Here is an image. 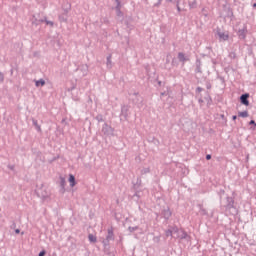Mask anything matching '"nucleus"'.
Listing matches in <instances>:
<instances>
[{"label":"nucleus","mask_w":256,"mask_h":256,"mask_svg":"<svg viewBox=\"0 0 256 256\" xmlns=\"http://www.w3.org/2000/svg\"><path fill=\"white\" fill-rule=\"evenodd\" d=\"M35 193L38 198H40L42 201H47L50 198V191H48L47 187L44 184H37Z\"/></svg>","instance_id":"obj_1"},{"label":"nucleus","mask_w":256,"mask_h":256,"mask_svg":"<svg viewBox=\"0 0 256 256\" xmlns=\"http://www.w3.org/2000/svg\"><path fill=\"white\" fill-rule=\"evenodd\" d=\"M115 240V235H114V230L113 228H108L107 230V236L106 238L102 241V244L104 247H108L110 245L111 241Z\"/></svg>","instance_id":"obj_2"},{"label":"nucleus","mask_w":256,"mask_h":256,"mask_svg":"<svg viewBox=\"0 0 256 256\" xmlns=\"http://www.w3.org/2000/svg\"><path fill=\"white\" fill-rule=\"evenodd\" d=\"M132 101L137 107H142L143 105V98L139 95V93L132 94Z\"/></svg>","instance_id":"obj_3"},{"label":"nucleus","mask_w":256,"mask_h":256,"mask_svg":"<svg viewBox=\"0 0 256 256\" xmlns=\"http://www.w3.org/2000/svg\"><path fill=\"white\" fill-rule=\"evenodd\" d=\"M114 128L111 127L110 125H108L107 123L103 124L102 126V133H104L105 135H114Z\"/></svg>","instance_id":"obj_4"},{"label":"nucleus","mask_w":256,"mask_h":256,"mask_svg":"<svg viewBox=\"0 0 256 256\" xmlns=\"http://www.w3.org/2000/svg\"><path fill=\"white\" fill-rule=\"evenodd\" d=\"M240 103L249 107V93H245L240 96Z\"/></svg>","instance_id":"obj_5"},{"label":"nucleus","mask_w":256,"mask_h":256,"mask_svg":"<svg viewBox=\"0 0 256 256\" xmlns=\"http://www.w3.org/2000/svg\"><path fill=\"white\" fill-rule=\"evenodd\" d=\"M177 238L180 240H187L190 241L191 237L188 236V233L184 230H180L179 234L177 235Z\"/></svg>","instance_id":"obj_6"},{"label":"nucleus","mask_w":256,"mask_h":256,"mask_svg":"<svg viewBox=\"0 0 256 256\" xmlns=\"http://www.w3.org/2000/svg\"><path fill=\"white\" fill-rule=\"evenodd\" d=\"M128 111H129V106L123 105L121 107L120 117H123L124 119H128Z\"/></svg>","instance_id":"obj_7"},{"label":"nucleus","mask_w":256,"mask_h":256,"mask_svg":"<svg viewBox=\"0 0 256 256\" xmlns=\"http://www.w3.org/2000/svg\"><path fill=\"white\" fill-rule=\"evenodd\" d=\"M60 193L61 194H65L66 192V179L64 177H60Z\"/></svg>","instance_id":"obj_8"},{"label":"nucleus","mask_w":256,"mask_h":256,"mask_svg":"<svg viewBox=\"0 0 256 256\" xmlns=\"http://www.w3.org/2000/svg\"><path fill=\"white\" fill-rule=\"evenodd\" d=\"M178 59H179L180 63H183V65H185L186 61H190V58L186 57V55L182 52L178 53Z\"/></svg>","instance_id":"obj_9"},{"label":"nucleus","mask_w":256,"mask_h":256,"mask_svg":"<svg viewBox=\"0 0 256 256\" xmlns=\"http://www.w3.org/2000/svg\"><path fill=\"white\" fill-rule=\"evenodd\" d=\"M162 216L165 220H169L172 216V212H171L170 208L164 209L162 212Z\"/></svg>","instance_id":"obj_10"},{"label":"nucleus","mask_w":256,"mask_h":256,"mask_svg":"<svg viewBox=\"0 0 256 256\" xmlns=\"http://www.w3.org/2000/svg\"><path fill=\"white\" fill-rule=\"evenodd\" d=\"M195 73H203V71H202V61L200 59L196 60Z\"/></svg>","instance_id":"obj_11"},{"label":"nucleus","mask_w":256,"mask_h":256,"mask_svg":"<svg viewBox=\"0 0 256 256\" xmlns=\"http://www.w3.org/2000/svg\"><path fill=\"white\" fill-rule=\"evenodd\" d=\"M106 67H107V69H111L113 67L112 54H109L107 56Z\"/></svg>","instance_id":"obj_12"},{"label":"nucleus","mask_w":256,"mask_h":256,"mask_svg":"<svg viewBox=\"0 0 256 256\" xmlns=\"http://www.w3.org/2000/svg\"><path fill=\"white\" fill-rule=\"evenodd\" d=\"M35 87H44L46 85V81L44 79L34 80Z\"/></svg>","instance_id":"obj_13"},{"label":"nucleus","mask_w":256,"mask_h":256,"mask_svg":"<svg viewBox=\"0 0 256 256\" xmlns=\"http://www.w3.org/2000/svg\"><path fill=\"white\" fill-rule=\"evenodd\" d=\"M69 183L71 188L76 186V178L73 174L69 175Z\"/></svg>","instance_id":"obj_14"},{"label":"nucleus","mask_w":256,"mask_h":256,"mask_svg":"<svg viewBox=\"0 0 256 256\" xmlns=\"http://www.w3.org/2000/svg\"><path fill=\"white\" fill-rule=\"evenodd\" d=\"M246 35H247V29L244 28L238 31V36L240 39H245Z\"/></svg>","instance_id":"obj_15"},{"label":"nucleus","mask_w":256,"mask_h":256,"mask_svg":"<svg viewBox=\"0 0 256 256\" xmlns=\"http://www.w3.org/2000/svg\"><path fill=\"white\" fill-rule=\"evenodd\" d=\"M32 124L35 126L36 131H38V133H41L42 128H41V126L38 124V120L32 119Z\"/></svg>","instance_id":"obj_16"},{"label":"nucleus","mask_w":256,"mask_h":256,"mask_svg":"<svg viewBox=\"0 0 256 256\" xmlns=\"http://www.w3.org/2000/svg\"><path fill=\"white\" fill-rule=\"evenodd\" d=\"M188 5L190 9H196L198 7V1L197 0L188 1Z\"/></svg>","instance_id":"obj_17"},{"label":"nucleus","mask_w":256,"mask_h":256,"mask_svg":"<svg viewBox=\"0 0 256 256\" xmlns=\"http://www.w3.org/2000/svg\"><path fill=\"white\" fill-rule=\"evenodd\" d=\"M59 21L60 22H67V20H68V15H67V12H65V13H63V14H61V15H59Z\"/></svg>","instance_id":"obj_18"},{"label":"nucleus","mask_w":256,"mask_h":256,"mask_svg":"<svg viewBox=\"0 0 256 256\" xmlns=\"http://www.w3.org/2000/svg\"><path fill=\"white\" fill-rule=\"evenodd\" d=\"M218 36L220 39H222L224 41L229 39V34H225L224 32H218Z\"/></svg>","instance_id":"obj_19"},{"label":"nucleus","mask_w":256,"mask_h":256,"mask_svg":"<svg viewBox=\"0 0 256 256\" xmlns=\"http://www.w3.org/2000/svg\"><path fill=\"white\" fill-rule=\"evenodd\" d=\"M88 240L90 243H97V237L94 236L93 234L88 235Z\"/></svg>","instance_id":"obj_20"},{"label":"nucleus","mask_w":256,"mask_h":256,"mask_svg":"<svg viewBox=\"0 0 256 256\" xmlns=\"http://www.w3.org/2000/svg\"><path fill=\"white\" fill-rule=\"evenodd\" d=\"M199 207H200V214L202 216H206L208 214L207 210L202 205H199Z\"/></svg>","instance_id":"obj_21"},{"label":"nucleus","mask_w":256,"mask_h":256,"mask_svg":"<svg viewBox=\"0 0 256 256\" xmlns=\"http://www.w3.org/2000/svg\"><path fill=\"white\" fill-rule=\"evenodd\" d=\"M238 117H243V118L249 117V112H247V111L239 112Z\"/></svg>","instance_id":"obj_22"},{"label":"nucleus","mask_w":256,"mask_h":256,"mask_svg":"<svg viewBox=\"0 0 256 256\" xmlns=\"http://www.w3.org/2000/svg\"><path fill=\"white\" fill-rule=\"evenodd\" d=\"M170 229L173 235L179 234L181 231L178 227H171Z\"/></svg>","instance_id":"obj_23"},{"label":"nucleus","mask_w":256,"mask_h":256,"mask_svg":"<svg viewBox=\"0 0 256 256\" xmlns=\"http://www.w3.org/2000/svg\"><path fill=\"white\" fill-rule=\"evenodd\" d=\"M138 230H139V227H138V226H134V227L130 226V227H128V231H129L130 233H134V232H136V231H138Z\"/></svg>","instance_id":"obj_24"},{"label":"nucleus","mask_w":256,"mask_h":256,"mask_svg":"<svg viewBox=\"0 0 256 256\" xmlns=\"http://www.w3.org/2000/svg\"><path fill=\"white\" fill-rule=\"evenodd\" d=\"M115 2H116L115 10H121V8H122L121 1L120 0H115Z\"/></svg>","instance_id":"obj_25"},{"label":"nucleus","mask_w":256,"mask_h":256,"mask_svg":"<svg viewBox=\"0 0 256 256\" xmlns=\"http://www.w3.org/2000/svg\"><path fill=\"white\" fill-rule=\"evenodd\" d=\"M205 101H207V105H212V103H213V99L210 95L205 97Z\"/></svg>","instance_id":"obj_26"},{"label":"nucleus","mask_w":256,"mask_h":256,"mask_svg":"<svg viewBox=\"0 0 256 256\" xmlns=\"http://www.w3.org/2000/svg\"><path fill=\"white\" fill-rule=\"evenodd\" d=\"M95 119H96V121H98V123H102L104 121L103 115H101V114H98L95 117Z\"/></svg>","instance_id":"obj_27"},{"label":"nucleus","mask_w":256,"mask_h":256,"mask_svg":"<svg viewBox=\"0 0 256 256\" xmlns=\"http://www.w3.org/2000/svg\"><path fill=\"white\" fill-rule=\"evenodd\" d=\"M150 173V168H143L142 170H141V175H147V174H149Z\"/></svg>","instance_id":"obj_28"},{"label":"nucleus","mask_w":256,"mask_h":256,"mask_svg":"<svg viewBox=\"0 0 256 256\" xmlns=\"http://www.w3.org/2000/svg\"><path fill=\"white\" fill-rule=\"evenodd\" d=\"M82 70H83V77H85L88 73V66L87 65L82 66Z\"/></svg>","instance_id":"obj_29"},{"label":"nucleus","mask_w":256,"mask_h":256,"mask_svg":"<svg viewBox=\"0 0 256 256\" xmlns=\"http://www.w3.org/2000/svg\"><path fill=\"white\" fill-rule=\"evenodd\" d=\"M228 201H229V203H228V205H227V208H228V209L233 208V199H232V198H228Z\"/></svg>","instance_id":"obj_30"},{"label":"nucleus","mask_w":256,"mask_h":256,"mask_svg":"<svg viewBox=\"0 0 256 256\" xmlns=\"http://www.w3.org/2000/svg\"><path fill=\"white\" fill-rule=\"evenodd\" d=\"M173 236H174V235H173V232H172L171 228L168 229V230L166 231V237H173Z\"/></svg>","instance_id":"obj_31"},{"label":"nucleus","mask_w":256,"mask_h":256,"mask_svg":"<svg viewBox=\"0 0 256 256\" xmlns=\"http://www.w3.org/2000/svg\"><path fill=\"white\" fill-rule=\"evenodd\" d=\"M116 10V15L119 16V17H123L124 14L123 12L121 11V9H115Z\"/></svg>","instance_id":"obj_32"},{"label":"nucleus","mask_w":256,"mask_h":256,"mask_svg":"<svg viewBox=\"0 0 256 256\" xmlns=\"http://www.w3.org/2000/svg\"><path fill=\"white\" fill-rule=\"evenodd\" d=\"M5 76L2 72H0V83H4Z\"/></svg>","instance_id":"obj_33"},{"label":"nucleus","mask_w":256,"mask_h":256,"mask_svg":"<svg viewBox=\"0 0 256 256\" xmlns=\"http://www.w3.org/2000/svg\"><path fill=\"white\" fill-rule=\"evenodd\" d=\"M176 7H177L178 12H181L182 9L180 7V1H177Z\"/></svg>","instance_id":"obj_34"},{"label":"nucleus","mask_w":256,"mask_h":256,"mask_svg":"<svg viewBox=\"0 0 256 256\" xmlns=\"http://www.w3.org/2000/svg\"><path fill=\"white\" fill-rule=\"evenodd\" d=\"M46 255V251L45 250H42L39 252L38 256H45Z\"/></svg>","instance_id":"obj_35"},{"label":"nucleus","mask_w":256,"mask_h":256,"mask_svg":"<svg viewBox=\"0 0 256 256\" xmlns=\"http://www.w3.org/2000/svg\"><path fill=\"white\" fill-rule=\"evenodd\" d=\"M211 159H212V155H211V154H207V155H206V160H207V161H210Z\"/></svg>","instance_id":"obj_36"},{"label":"nucleus","mask_w":256,"mask_h":256,"mask_svg":"<svg viewBox=\"0 0 256 256\" xmlns=\"http://www.w3.org/2000/svg\"><path fill=\"white\" fill-rule=\"evenodd\" d=\"M196 91H197L198 93H202L203 88H202V87H197V88H196Z\"/></svg>","instance_id":"obj_37"},{"label":"nucleus","mask_w":256,"mask_h":256,"mask_svg":"<svg viewBox=\"0 0 256 256\" xmlns=\"http://www.w3.org/2000/svg\"><path fill=\"white\" fill-rule=\"evenodd\" d=\"M161 4H162V0H158V2L154 6L159 7Z\"/></svg>","instance_id":"obj_38"},{"label":"nucleus","mask_w":256,"mask_h":256,"mask_svg":"<svg viewBox=\"0 0 256 256\" xmlns=\"http://www.w3.org/2000/svg\"><path fill=\"white\" fill-rule=\"evenodd\" d=\"M206 88H207V89H212V84H211V83H207V84H206Z\"/></svg>","instance_id":"obj_39"},{"label":"nucleus","mask_w":256,"mask_h":256,"mask_svg":"<svg viewBox=\"0 0 256 256\" xmlns=\"http://www.w3.org/2000/svg\"><path fill=\"white\" fill-rule=\"evenodd\" d=\"M249 125H254V127H256L255 120H251V121L249 122Z\"/></svg>","instance_id":"obj_40"},{"label":"nucleus","mask_w":256,"mask_h":256,"mask_svg":"<svg viewBox=\"0 0 256 256\" xmlns=\"http://www.w3.org/2000/svg\"><path fill=\"white\" fill-rule=\"evenodd\" d=\"M16 228V223L13 222L12 225H11V229H15Z\"/></svg>","instance_id":"obj_41"},{"label":"nucleus","mask_w":256,"mask_h":256,"mask_svg":"<svg viewBox=\"0 0 256 256\" xmlns=\"http://www.w3.org/2000/svg\"><path fill=\"white\" fill-rule=\"evenodd\" d=\"M46 24H50L51 26H53V25H54V22H52V21H46Z\"/></svg>","instance_id":"obj_42"},{"label":"nucleus","mask_w":256,"mask_h":256,"mask_svg":"<svg viewBox=\"0 0 256 256\" xmlns=\"http://www.w3.org/2000/svg\"><path fill=\"white\" fill-rule=\"evenodd\" d=\"M160 95H161V97H164V95H168V93L167 92H162Z\"/></svg>","instance_id":"obj_43"},{"label":"nucleus","mask_w":256,"mask_h":256,"mask_svg":"<svg viewBox=\"0 0 256 256\" xmlns=\"http://www.w3.org/2000/svg\"><path fill=\"white\" fill-rule=\"evenodd\" d=\"M142 180L140 178L137 179V184H141Z\"/></svg>","instance_id":"obj_44"},{"label":"nucleus","mask_w":256,"mask_h":256,"mask_svg":"<svg viewBox=\"0 0 256 256\" xmlns=\"http://www.w3.org/2000/svg\"><path fill=\"white\" fill-rule=\"evenodd\" d=\"M15 234H20V229H15Z\"/></svg>","instance_id":"obj_45"},{"label":"nucleus","mask_w":256,"mask_h":256,"mask_svg":"<svg viewBox=\"0 0 256 256\" xmlns=\"http://www.w3.org/2000/svg\"><path fill=\"white\" fill-rule=\"evenodd\" d=\"M230 57H232L233 59H235V53H231Z\"/></svg>","instance_id":"obj_46"},{"label":"nucleus","mask_w":256,"mask_h":256,"mask_svg":"<svg viewBox=\"0 0 256 256\" xmlns=\"http://www.w3.org/2000/svg\"><path fill=\"white\" fill-rule=\"evenodd\" d=\"M232 119H233V121H236L237 120V116L236 115L232 116Z\"/></svg>","instance_id":"obj_47"},{"label":"nucleus","mask_w":256,"mask_h":256,"mask_svg":"<svg viewBox=\"0 0 256 256\" xmlns=\"http://www.w3.org/2000/svg\"><path fill=\"white\" fill-rule=\"evenodd\" d=\"M10 170H14V166H8Z\"/></svg>","instance_id":"obj_48"},{"label":"nucleus","mask_w":256,"mask_h":256,"mask_svg":"<svg viewBox=\"0 0 256 256\" xmlns=\"http://www.w3.org/2000/svg\"><path fill=\"white\" fill-rule=\"evenodd\" d=\"M178 236H179V233H175V238H178Z\"/></svg>","instance_id":"obj_49"},{"label":"nucleus","mask_w":256,"mask_h":256,"mask_svg":"<svg viewBox=\"0 0 256 256\" xmlns=\"http://www.w3.org/2000/svg\"><path fill=\"white\" fill-rule=\"evenodd\" d=\"M199 103H204V101L202 99H199Z\"/></svg>","instance_id":"obj_50"},{"label":"nucleus","mask_w":256,"mask_h":256,"mask_svg":"<svg viewBox=\"0 0 256 256\" xmlns=\"http://www.w3.org/2000/svg\"><path fill=\"white\" fill-rule=\"evenodd\" d=\"M166 2H173V0H165Z\"/></svg>","instance_id":"obj_51"},{"label":"nucleus","mask_w":256,"mask_h":256,"mask_svg":"<svg viewBox=\"0 0 256 256\" xmlns=\"http://www.w3.org/2000/svg\"><path fill=\"white\" fill-rule=\"evenodd\" d=\"M38 22H44V20H43V19H40V20H38Z\"/></svg>","instance_id":"obj_52"},{"label":"nucleus","mask_w":256,"mask_h":256,"mask_svg":"<svg viewBox=\"0 0 256 256\" xmlns=\"http://www.w3.org/2000/svg\"><path fill=\"white\" fill-rule=\"evenodd\" d=\"M253 7H254V8L256 7V3L253 4Z\"/></svg>","instance_id":"obj_53"}]
</instances>
